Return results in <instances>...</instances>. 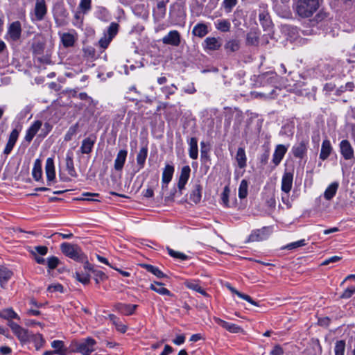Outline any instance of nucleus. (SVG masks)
I'll return each mask as SVG.
<instances>
[{
  "instance_id": "1",
  "label": "nucleus",
  "mask_w": 355,
  "mask_h": 355,
  "mask_svg": "<svg viewBox=\"0 0 355 355\" xmlns=\"http://www.w3.org/2000/svg\"><path fill=\"white\" fill-rule=\"evenodd\" d=\"M322 0H296L293 5L295 13L300 17L309 18L319 9Z\"/></svg>"
},
{
  "instance_id": "2",
  "label": "nucleus",
  "mask_w": 355,
  "mask_h": 355,
  "mask_svg": "<svg viewBox=\"0 0 355 355\" xmlns=\"http://www.w3.org/2000/svg\"><path fill=\"white\" fill-rule=\"evenodd\" d=\"M60 249L64 254L75 261H84L85 260V255L78 245L63 243L60 245Z\"/></svg>"
},
{
  "instance_id": "3",
  "label": "nucleus",
  "mask_w": 355,
  "mask_h": 355,
  "mask_svg": "<svg viewBox=\"0 0 355 355\" xmlns=\"http://www.w3.org/2000/svg\"><path fill=\"white\" fill-rule=\"evenodd\" d=\"M8 324L21 343H27L33 336L28 330L21 327L12 321H9Z\"/></svg>"
},
{
  "instance_id": "4",
  "label": "nucleus",
  "mask_w": 355,
  "mask_h": 355,
  "mask_svg": "<svg viewBox=\"0 0 355 355\" xmlns=\"http://www.w3.org/2000/svg\"><path fill=\"white\" fill-rule=\"evenodd\" d=\"M96 341L92 338H87L80 341L76 345V351L83 354V355H89L94 351V345Z\"/></svg>"
},
{
  "instance_id": "5",
  "label": "nucleus",
  "mask_w": 355,
  "mask_h": 355,
  "mask_svg": "<svg viewBox=\"0 0 355 355\" xmlns=\"http://www.w3.org/2000/svg\"><path fill=\"white\" fill-rule=\"evenodd\" d=\"M256 79V86L265 87L274 85L277 80V76L275 73L268 71L258 76Z\"/></svg>"
},
{
  "instance_id": "6",
  "label": "nucleus",
  "mask_w": 355,
  "mask_h": 355,
  "mask_svg": "<svg viewBox=\"0 0 355 355\" xmlns=\"http://www.w3.org/2000/svg\"><path fill=\"white\" fill-rule=\"evenodd\" d=\"M162 41L164 44L178 46L181 43L180 33L176 30L171 31L162 39Z\"/></svg>"
},
{
  "instance_id": "7",
  "label": "nucleus",
  "mask_w": 355,
  "mask_h": 355,
  "mask_svg": "<svg viewBox=\"0 0 355 355\" xmlns=\"http://www.w3.org/2000/svg\"><path fill=\"white\" fill-rule=\"evenodd\" d=\"M339 147L340 154L345 160H349L354 158V148L348 140H342L340 142Z\"/></svg>"
},
{
  "instance_id": "8",
  "label": "nucleus",
  "mask_w": 355,
  "mask_h": 355,
  "mask_svg": "<svg viewBox=\"0 0 355 355\" xmlns=\"http://www.w3.org/2000/svg\"><path fill=\"white\" fill-rule=\"evenodd\" d=\"M34 12L36 20L42 21L44 19L47 13V6L45 0H35Z\"/></svg>"
},
{
  "instance_id": "9",
  "label": "nucleus",
  "mask_w": 355,
  "mask_h": 355,
  "mask_svg": "<svg viewBox=\"0 0 355 355\" xmlns=\"http://www.w3.org/2000/svg\"><path fill=\"white\" fill-rule=\"evenodd\" d=\"M288 146L278 144L276 146L273 156L272 162L275 166L279 164L288 150Z\"/></svg>"
},
{
  "instance_id": "10",
  "label": "nucleus",
  "mask_w": 355,
  "mask_h": 355,
  "mask_svg": "<svg viewBox=\"0 0 355 355\" xmlns=\"http://www.w3.org/2000/svg\"><path fill=\"white\" fill-rule=\"evenodd\" d=\"M236 161L237 163V166L239 168L236 169L235 176L236 178L238 179L239 177L242 176L244 173V170H243L244 167V150L243 148H239L237 152V155L236 157Z\"/></svg>"
},
{
  "instance_id": "11",
  "label": "nucleus",
  "mask_w": 355,
  "mask_h": 355,
  "mask_svg": "<svg viewBox=\"0 0 355 355\" xmlns=\"http://www.w3.org/2000/svg\"><path fill=\"white\" fill-rule=\"evenodd\" d=\"M127 155L128 151L125 149L120 150L118 152L114 164V168L116 171H121L123 169Z\"/></svg>"
},
{
  "instance_id": "12",
  "label": "nucleus",
  "mask_w": 355,
  "mask_h": 355,
  "mask_svg": "<svg viewBox=\"0 0 355 355\" xmlns=\"http://www.w3.org/2000/svg\"><path fill=\"white\" fill-rule=\"evenodd\" d=\"M21 33V24L19 21L12 22L8 28V35L12 40L19 39Z\"/></svg>"
},
{
  "instance_id": "13",
  "label": "nucleus",
  "mask_w": 355,
  "mask_h": 355,
  "mask_svg": "<svg viewBox=\"0 0 355 355\" xmlns=\"http://www.w3.org/2000/svg\"><path fill=\"white\" fill-rule=\"evenodd\" d=\"M307 141H302L295 145L292 148V153L293 155L297 158H303L307 151Z\"/></svg>"
},
{
  "instance_id": "14",
  "label": "nucleus",
  "mask_w": 355,
  "mask_h": 355,
  "mask_svg": "<svg viewBox=\"0 0 355 355\" xmlns=\"http://www.w3.org/2000/svg\"><path fill=\"white\" fill-rule=\"evenodd\" d=\"M45 171L48 184L50 185V182H52L55 178V166L53 159L48 158L46 162Z\"/></svg>"
},
{
  "instance_id": "15",
  "label": "nucleus",
  "mask_w": 355,
  "mask_h": 355,
  "mask_svg": "<svg viewBox=\"0 0 355 355\" xmlns=\"http://www.w3.org/2000/svg\"><path fill=\"white\" fill-rule=\"evenodd\" d=\"M267 229L256 230L249 236L247 242L260 241L268 237Z\"/></svg>"
},
{
  "instance_id": "16",
  "label": "nucleus",
  "mask_w": 355,
  "mask_h": 355,
  "mask_svg": "<svg viewBox=\"0 0 355 355\" xmlns=\"http://www.w3.org/2000/svg\"><path fill=\"white\" fill-rule=\"evenodd\" d=\"M214 321L220 326L232 333H238L242 331V328L235 324L224 321L218 318H214Z\"/></svg>"
},
{
  "instance_id": "17",
  "label": "nucleus",
  "mask_w": 355,
  "mask_h": 355,
  "mask_svg": "<svg viewBox=\"0 0 355 355\" xmlns=\"http://www.w3.org/2000/svg\"><path fill=\"white\" fill-rule=\"evenodd\" d=\"M293 174L291 173H285L282 180V190L288 193L290 192L293 184Z\"/></svg>"
},
{
  "instance_id": "18",
  "label": "nucleus",
  "mask_w": 355,
  "mask_h": 355,
  "mask_svg": "<svg viewBox=\"0 0 355 355\" xmlns=\"http://www.w3.org/2000/svg\"><path fill=\"white\" fill-rule=\"evenodd\" d=\"M42 126V122L40 121H36L33 123V124L28 129L25 139L28 142H31L35 135L37 134L38 130L40 129Z\"/></svg>"
},
{
  "instance_id": "19",
  "label": "nucleus",
  "mask_w": 355,
  "mask_h": 355,
  "mask_svg": "<svg viewBox=\"0 0 355 355\" xmlns=\"http://www.w3.org/2000/svg\"><path fill=\"white\" fill-rule=\"evenodd\" d=\"M137 305L119 303L115 305L116 309L124 315H132L134 313Z\"/></svg>"
},
{
  "instance_id": "20",
  "label": "nucleus",
  "mask_w": 355,
  "mask_h": 355,
  "mask_svg": "<svg viewBox=\"0 0 355 355\" xmlns=\"http://www.w3.org/2000/svg\"><path fill=\"white\" fill-rule=\"evenodd\" d=\"M174 167L170 164H166L163 173L162 181L163 184H166V186L171 182L173 178V175L174 173Z\"/></svg>"
},
{
  "instance_id": "21",
  "label": "nucleus",
  "mask_w": 355,
  "mask_h": 355,
  "mask_svg": "<svg viewBox=\"0 0 355 355\" xmlns=\"http://www.w3.org/2000/svg\"><path fill=\"white\" fill-rule=\"evenodd\" d=\"M332 150V147L329 140L325 139L322 141L321 146V151L320 153V158L322 160H325L330 155Z\"/></svg>"
},
{
  "instance_id": "22",
  "label": "nucleus",
  "mask_w": 355,
  "mask_h": 355,
  "mask_svg": "<svg viewBox=\"0 0 355 355\" xmlns=\"http://www.w3.org/2000/svg\"><path fill=\"white\" fill-rule=\"evenodd\" d=\"M95 143V139L91 137H87L82 141L80 150L83 154H89L92 152Z\"/></svg>"
},
{
  "instance_id": "23",
  "label": "nucleus",
  "mask_w": 355,
  "mask_h": 355,
  "mask_svg": "<svg viewBox=\"0 0 355 355\" xmlns=\"http://www.w3.org/2000/svg\"><path fill=\"white\" fill-rule=\"evenodd\" d=\"M148 156V148L146 146L142 147L137 155V164L139 166V169L144 168Z\"/></svg>"
},
{
  "instance_id": "24",
  "label": "nucleus",
  "mask_w": 355,
  "mask_h": 355,
  "mask_svg": "<svg viewBox=\"0 0 355 355\" xmlns=\"http://www.w3.org/2000/svg\"><path fill=\"white\" fill-rule=\"evenodd\" d=\"M189 157L193 159H197L198 155L197 139L196 137H191L189 142Z\"/></svg>"
},
{
  "instance_id": "25",
  "label": "nucleus",
  "mask_w": 355,
  "mask_h": 355,
  "mask_svg": "<svg viewBox=\"0 0 355 355\" xmlns=\"http://www.w3.org/2000/svg\"><path fill=\"white\" fill-rule=\"evenodd\" d=\"M12 272L6 267L0 266V284L2 288L4 284L11 278Z\"/></svg>"
},
{
  "instance_id": "26",
  "label": "nucleus",
  "mask_w": 355,
  "mask_h": 355,
  "mask_svg": "<svg viewBox=\"0 0 355 355\" xmlns=\"http://www.w3.org/2000/svg\"><path fill=\"white\" fill-rule=\"evenodd\" d=\"M61 41L64 47H71L75 44L76 37L71 33H64L61 35Z\"/></svg>"
},
{
  "instance_id": "27",
  "label": "nucleus",
  "mask_w": 355,
  "mask_h": 355,
  "mask_svg": "<svg viewBox=\"0 0 355 355\" xmlns=\"http://www.w3.org/2000/svg\"><path fill=\"white\" fill-rule=\"evenodd\" d=\"M338 183L336 182H332L325 190L324 193V197L326 200H330L336 195L338 188Z\"/></svg>"
},
{
  "instance_id": "28",
  "label": "nucleus",
  "mask_w": 355,
  "mask_h": 355,
  "mask_svg": "<svg viewBox=\"0 0 355 355\" xmlns=\"http://www.w3.org/2000/svg\"><path fill=\"white\" fill-rule=\"evenodd\" d=\"M51 347L55 349V350H53L55 354L59 355H67V349L62 340H53L51 343Z\"/></svg>"
},
{
  "instance_id": "29",
  "label": "nucleus",
  "mask_w": 355,
  "mask_h": 355,
  "mask_svg": "<svg viewBox=\"0 0 355 355\" xmlns=\"http://www.w3.org/2000/svg\"><path fill=\"white\" fill-rule=\"evenodd\" d=\"M168 2V0L160 1L157 3V8L154 10V14L158 17L159 19H163L166 15V3Z\"/></svg>"
},
{
  "instance_id": "30",
  "label": "nucleus",
  "mask_w": 355,
  "mask_h": 355,
  "mask_svg": "<svg viewBox=\"0 0 355 355\" xmlns=\"http://www.w3.org/2000/svg\"><path fill=\"white\" fill-rule=\"evenodd\" d=\"M0 318L8 320V322L12 319L19 320V317L12 308L5 309L0 311Z\"/></svg>"
},
{
  "instance_id": "31",
  "label": "nucleus",
  "mask_w": 355,
  "mask_h": 355,
  "mask_svg": "<svg viewBox=\"0 0 355 355\" xmlns=\"http://www.w3.org/2000/svg\"><path fill=\"white\" fill-rule=\"evenodd\" d=\"M163 285L162 283L155 282L153 284H151L150 288L160 295H172L170 291L163 287Z\"/></svg>"
},
{
  "instance_id": "32",
  "label": "nucleus",
  "mask_w": 355,
  "mask_h": 355,
  "mask_svg": "<svg viewBox=\"0 0 355 355\" xmlns=\"http://www.w3.org/2000/svg\"><path fill=\"white\" fill-rule=\"evenodd\" d=\"M32 175L33 178L36 181H39L42 179V162L40 159H36L34 163L33 168L32 171Z\"/></svg>"
},
{
  "instance_id": "33",
  "label": "nucleus",
  "mask_w": 355,
  "mask_h": 355,
  "mask_svg": "<svg viewBox=\"0 0 355 355\" xmlns=\"http://www.w3.org/2000/svg\"><path fill=\"white\" fill-rule=\"evenodd\" d=\"M66 168L68 173L73 178L77 177V173L74 168L73 160L71 153H68L66 157Z\"/></svg>"
},
{
  "instance_id": "34",
  "label": "nucleus",
  "mask_w": 355,
  "mask_h": 355,
  "mask_svg": "<svg viewBox=\"0 0 355 355\" xmlns=\"http://www.w3.org/2000/svg\"><path fill=\"white\" fill-rule=\"evenodd\" d=\"M193 34L199 37H202L207 34V26L204 24H196L192 31Z\"/></svg>"
},
{
  "instance_id": "35",
  "label": "nucleus",
  "mask_w": 355,
  "mask_h": 355,
  "mask_svg": "<svg viewBox=\"0 0 355 355\" xmlns=\"http://www.w3.org/2000/svg\"><path fill=\"white\" fill-rule=\"evenodd\" d=\"M259 18L260 23L263 28H266L269 27L271 24V21L270 19V17L268 13L264 10H259Z\"/></svg>"
},
{
  "instance_id": "36",
  "label": "nucleus",
  "mask_w": 355,
  "mask_h": 355,
  "mask_svg": "<svg viewBox=\"0 0 355 355\" xmlns=\"http://www.w3.org/2000/svg\"><path fill=\"white\" fill-rule=\"evenodd\" d=\"M141 267L145 268L147 271L153 273L158 278H163L166 275L157 267L150 264H141Z\"/></svg>"
},
{
  "instance_id": "37",
  "label": "nucleus",
  "mask_w": 355,
  "mask_h": 355,
  "mask_svg": "<svg viewBox=\"0 0 355 355\" xmlns=\"http://www.w3.org/2000/svg\"><path fill=\"white\" fill-rule=\"evenodd\" d=\"M205 42L207 49L210 50H217L221 46L220 40L215 37H208L205 40Z\"/></svg>"
},
{
  "instance_id": "38",
  "label": "nucleus",
  "mask_w": 355,
  "mask_h": 355,
  "mask_svg": "<svg viewBox=\"0 0 355 355\" xmlns=\"http://www.w3.org/2000/svg\"><path fill=\"white\" fill-rule=\"evenodd\" d=\"M189 199L194 203H198L201 200V187L196 185V189L190 194Z\"/></svg>"
},
{
  "instance_id": "39",
  "label": "nucleus",
  "mask_w": 355,
  "mask_h": 355,
  "mask_svg": "<svg viewBox=\"0 0 355 355\" xmlns=\"http://www.w3.org/2000/svg\"><path fill=\"white\" fill-rule=\"evenodd\" d=\"M78 8L83 14H87L92 9V0H80Z\"/></svg>"
},
{
  "instance_id": "40",
  "label": "nucleus",
  "mask_w": 355,
  "mask_h": 355,
  "mask_svg": "<svg viewBox=\"0 0 355 355\" xmlns=\"http://www.w3.org/2000/svg\"><path fill=\"white\" fill-rule=\"evenodd\" d=\"M345 341L343 340H338L335 344V355H345Z\"/></svg>"
},
{
  "instance_id": "41",
  "label": "nucleus",
  "mask_w": 355,
  "mask_h": 355,
  "mask_svg": "<svg viewBox=\"0 0 355 355\" xmlns=\"http://www.w3.org/2000/svg\"><path fill=\"white\" fill-rule=\"evenodd\" d=\"M119 26L117 23L112 22L105 34H107V36L111 37V38L113 39L119 31Z\"/></svg>"
},
{
  "instance_id": "42",
  "label": "nucleus",
  "mask_w": 355,
  "mask_h": 355,
  "mask_svg": "<svg viewBox=\"0 0 355 355\" xmlns=\"http://www.w3.org/2000/svg\"><path fill=\"white\" fill-rule=\"evenodd\" d=\"M73 277L83 284H88L90 282V275L88 273L82 274L80 272H76Z\"/></svg>"
},
{
  "instance_id": "43",
  "label": "nucleus",
  "mask_w": 355,
  "mask_h": 355,
  "mask_svg": "<svg viewBox=\"0 0 355 355\" xmlns=\"http://www.w3.org/2000/svg\"><path fill=\"white\" fill-rule=\"evenodd\" d=\"M110 318L112 321L113 324L116 326V329L119 331L124 333L127 330V327L123 324H121L119 319L114 315H110Z\"/></svg>"
},
{
  "instance_id": "44",
  "label": "nucleus",
  "mask_w": 355,
  "mask_h": 355,
  "mask_svg": "<svg viewBox=\"0 0 355 355\" xmlns=\"http://www.w3.org/2000/svg\"><path fill=\"white\" fill-rule=\"evenodd\" d=\"M259 33L257 31H253L248 33L247 42L252 45L258 44Z\"/></svg>"
},
{
  "instance_id": "45",
  "label": "nucleus",
  "mask_w": 355,
  "mask_h": 355,
  "mask_svg": "<svg viewBox=\"0 0 355 355\" xmlns=\"http://www.w3.org/2000/svg\"><path fill=\"white\" fill-rule=\"evenodd\" d=\"M216 26L218 30L227 32L230 30V24L227 20H218L216 23Z\"/></svg>"
},
{
  "instance_id": "46",
  "label": "nucleus",
  "mask_w": 355,
  "mask_h": 355,
  "mask_svg": "<svg viewBox=\"0 0 355 355\" xmlns=\"http://www.w3.org/2000/svg\"><path fill=\"white\" fill-rule=\"evenodd\" d=\"M92 273L94 274V279L96 284H98L100 281H104L107 279V276L101 270L95 269Z\"/></svg>"
},
{
  "instance_id": "47",
  "label": "nucleus",
  "mask_w": 355,
  "mask_h": 355,
  "mask_svg": "<svg viewBox=\"0 0 355 355\" xmlns=\"http://www.w3.org/2000/svg\"><path fill=\"white\" fill-rule=\"evenodd\" d=\"M191 168L189 166H184L182 168L179 179L188 181L190 176Z\"/></svg>"
},
{
  "instance_id": "48",
  "label": "nucleus",
  "mask_w": 355,
  "mask_h": 355,
  "mask_svg": "<svg viewBox=\"0 0 355 355\" xmlns=\"http://www.w3.org/2000/svg\"><path fill=\"white\" fill-rule=\"evenodd\" d=\"M306 242L304 239H302L295 242L291 243L284 247V249L293 250L299 247L304 246Z\"/></svg>"
},
{
  "instance_id": "49",
  "label": "nucleus",
  "mask_w": 355,
  "mask_h": 355,
  "mask_svg": "<svg viewBox=\"0 0 355 355\" xmlns=\"http://www.w3.org/2000/svg\"><path fill=\"white\" fill-rule=\"evenodd\" d=\"M78 124L71 126L67 132L66 133V135H64V140L67 141L71 140L73 136L76 134Z\"/></svg>"
},
{
  "instance_id": "50",
  "label": "nucleus",
  "mask_w": 355,
  "mask_h": 355,
  "mask_svg": "<svg viewBox=\"0 0 355 355\" xmlns=\"http://www.w3.org/2000/svg\"><path fill=\"white\" fill-rule=\"evenodd\" d=\"M167 250L168 254L174 258L180 259L181 260H185L187 259V256L182 252L175 251L169 248H167Z\"/></svg>"
},
{
  "instance_id": "51",
  "label": "nucleus",
  "mask_w": 355,
  "mask_h": 355,
  "mask_svg": "<svg viewBox=\"0 0 355 355\" xmlns=\"http://www.w3.org/2000/svg\"><path fill=\"white\" fill-rule=\"evenodd\" d=\"M112 39L111 37L107 36V34H104L103 37H102L98 41L99 45L103 49H106Z\"/></svg>"
},
{
  "instance_id": "52",
  "label": "nucleus",
  "mask_w": 355,
  "mask_h": 355,
  "mask_svg": "<svg viewBox=\"0 0 355 355\" xmlns=\"http://www.w3.org/2000/svg\"><path fill=\"white\" fill-rule=\"evenodd\" d=\"M60 263V260L56 257H51L48 259L47 265L49 269H55Z\"/></svg>"
},
{
  "instance_id": "53",
  "label": "nucleus",
  "mask_w": 355,
  "mask_h": 355,
  "mask_svg": "<svg viewBox=\"0 0 355 355\" xmlns=\"http://www.w3.org/2000/svg\"><path fill=\"white\" fill-rule=\"evenodd\" d=\"M177 87L175 85H171V86H166L162 89V92L166 94V98H168L170 95H172L175 93Z\"/></svg>"
},
{
  "instance_id": "54",
  "label": "nucleus",
  "mask_w": 355,
  "mask_h": 355,
  "mask_svg": "<svg viewBox=\"0 0 355 355\" xmlns=\"http://www.w3.org/2000/svg\"><path fill=\"white\" fill-rule=\"evenodd\" d=\"M184 285L189 289L193 290L195 291H198L200 286L198 284V283L196 281H187L184 283Z\"/></svg>"
},
{
  "instance_id": "55",
  "label": "nucleus",
  "mask_w": 355,
  "mask_h": 355,
  "mask_svg": "<svg viewBox=\"0 0 355 355\" xmlns=\"http://www.w3.org/2000/svg\"><path fill=\"white\" fill-rule=\"evenodd\" d=\"M237 1L236 0H224L223 1V6L227 12H230L232 8L236 6Z\"/></svg>"
},
{
  "instance_id": "56",
  "label": "nucleus",
  "mask_w": 355,
  "mask_h": 355,
  "mask_svg": "<svg viewBox=\"0 0 355 355\" xmlns=\"http://www.w3.org/2000/svg\"><path fill=\"white\" fill-rule=\"evenodd\" d=\"M355 293V287L347 288L340 295V298L349 299Z\"/></svg>"
},
{
  "instance_id": "57",
  "label": "nucleus",
  "mask_w": 355,
  "mask_h": 355,
  "mask_svg": "<svg viewBox=\"0 0 355 355\" xmlns=\"http://www.w3.org/2000/svg\"><path fill=\"white\" fill-rule=\"evenodd\" d=\"M47 291L53 293V292H60L62 293L63 286L60 284H52L48 286Z\"/></svg>"
},
{
  "instance_id": "58",
  "label": "nucleus",
  "mask_w": 355,
  "mask_h": 355,
  "mask_svg": "<svg viewBox=\"0 0 355 355\" xmlns=\"http://www.w3.org/2000/svg\"><path fill=\"white\" fill-rule=\"evenodd\" d=\"M19 132L17 130V129H14L10 136H9V139H8V141L9 142H11L14 144H15L17 140V138L19 137Z\"/></svg>"
},
{
  "instance_id": "59",
  "label": "nucleus",
  "mask_w": 355,
  "mask_h": 355,
  "mask_svg": "<svg viewBox=\"0 0 355 355\" xmlns=\"http://www.w3.org/2000/svg\"><path fill=\"white\" fill-rule=\"evenodd\" d=\"M33 252H35V254L37 253L40 255H45L48 252V248L46 246L38 245L34 248Z\"/></svg>"
},
{
  "instance_id": "60",
  "label": "nucleus",
  "mask_w": 355,
  "mask_h": 355,
  "mask_svg": "<svg viewBox=\"0 0 355 355\" xmlns=\"http://www.w3.org/2000/svg\"><path fill=\"white\" fill-rule=\"evenodd\" d=\"M245 304H248L250 306H253L255 308H259V304L258 302L254 301L250 296L245 295Z\"/></svg>"
},
{
  "instance_id": "61",
  "label": "nucleus",
  "mask_w": 355,
  "mask_h": 355,
  "mask_svg": "<svg viewBox=\"0 0 355 355\" xmlns=\"http://www.w3.org/2000/svg\"><path fill=\"white\" fill-rule=\"evenodd\" d=\"M342 258L339 256H334L329 259H325L322 263V265L327 266L331 263H334L340 261Z\"/></svg>"
},
{
  "instance_id": "62",
  "label": "nucleus",
  "mask_w": 355,
  "mask_h": 355,
  "mask_svg": "<svg viewBox=\"0 0 355 355\" xmlns=\"http://www.w3.org/2000/svg\"><path fill=\"white\" fill-rule=\"evenodd\" d=\"M229 193H230L229 188L227 187H225L224 188L223 192L222 193L221 199H222V201L223 202V203L226 205H227V202H228Z\"/></svg>"
},
{
  "instance_id": "63",
  "label": "nucleus",
  "mask_w": 355,
  "mask_h": 355,
  "mask_svg": "<svg viewBox=\"0 0 355 355\" xmlns=\"http://www.w3.org/2000/svg\"><path fill=\"white\" fill-rule=\"evenodd\" d=\"M226 48L230 49L231 51H235L238 50L239 45L235 41H231L226 44Z\"/></svg>"
},
{
  "instance_id": "64",
  "label": "nucleus",
  "mask_w": 355,
  "mask_h": 355,
  "mask_svg": "<svg viewBox=\"0 0 355 355\" xmlns=\"http://www.w3.org/2000/svg\"><path fill=\"white\" fill-rule=\"evenodd\" d=\"M284 350L279 345H276L270 352L271 355H283Z\"/></svg>"
}]
</instances>
